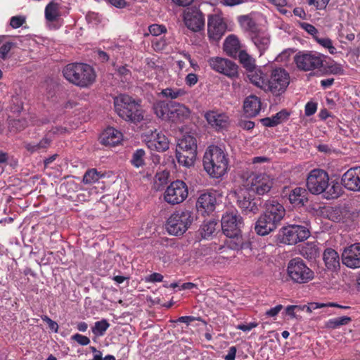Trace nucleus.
<instances>
[{"instance_id":"1","label":"nucleus","mask_w":360,"mask_h":360,"mask_svg":"<svg viewBox=\"0 0 360 360\" xmlns=\"http://www.w3.org/2000/svg\"><path fill=\"white\" fill-rule=\"evenodd\" d=\"M114 108L118 116L125 121L138 123L144 118L141 101L127 94L116 96L114 98Z\"/></svg>"},{"instance_id":"2","label":"nucleus","mask_w":360,"mask_h":360,"mask_svg":"<svg viewBox=\"0 0 360 360\" xmlns=\"http://www.w3.org/2000/svg\"><path fill=\"white\" fill-rule=\"evenodd\" d=\"M228 165L227 156L221 148L216 146L208 147L203 156V167L210 176H222L226 172Z\"/></svg>"},{"instance_id":"3","label":"nucleus","mask_w":360,"mask_h":360,"mask_svg":"<svg viewBox=\"0 0 360 360\" xmlns=\"http://www.w3.org/2000/svg\"><path fill=\"white\" fill-rule=\"evenodd\" d=\"M63 74L68 82L82 88L91 86L96 79L94 69L86 63H70L63 68Z\"/></svg>"},{"instance_id":"4","label":"nucleus","mask_w":360,"mask_h":360,"mask_svg":"<svg viewBox=\"0 0 360 360\" xmlns=\"http://www.w3.org/2000/svg\"><path fill=\"white\" fill-rule=\"evenodd\" d=\"M194 218L192 211L188 210H177L167 219L166 229L171 235L181 236L191 226Z\"/></svg>"},{"instance_id":"5","label":"nucleus","mask_w":360,"mask_h":360,"mask_svg":"<svg viewBox=\"0 0 360 360\" xmlns=\"http://www.w3.org/2000/svg\"><path fill=\"white\" fill-rule=\"evenodd\" d=\"M287 273L290 280L295 283H307L314 278V272L300 257L290 259L288 264Z\"/></svg>"},{"instance_id":"6","label":"nucleus","mask_w":360,"mask_h":360,"mask_svg":"<svg viewBox=\"0 0 360 360\" xmlns=\"http://www.w3.org/2000/svg\"><path fill=\"white\" fill-rule=\"evenodd\" d=\"M309 229L301 225H288L282 227L279 231L278 238L280 241L286 245H295L309 238Z\"/></svg>"},{"instance_id":"7","label":"nucleus","mask_w":360,"mask_h":360,"mask_svg":"<svg viewBox=\"0 0 360 360\" xmlns=\"http://www.w3.org/2000/svg\"><path fill=\"white\" fill-rule=\"evenodd\" d=\"M294 61L298 69L311 71L323 66L324 56L314 51H300L295 55Z\"/></svg>"},{"instance_id":"8","label":"nucleus","mask_w":360,"mask_h":360,"mask_svg":"<svg viewBox=\"0 0 360 360\" xmlns=\"http://www.w3.org/2000/svg\"><path fill=\"white\" fill-rule=\"evenodd\" d=\"M290 84V75L282 68H276L271 70L270 78L267 81L266 91L274 95L279 96L283 94Z\"/></svg>"},{"instance_id":"9","label":"nucleus","mask_w":360,"mask_h":360,"mask_svg":"<svg viewBox=\"0 0 360 360\" xmlns=\"http://www.w3.org/2000/svg\"><path fill=\"white\" fill-rule=\"evenodd\" d=\"M274 184L273 179L266 174H252L248 176L244 187L252 191L259 195H263L270 191Z\"/></svg>"},{"instance_id":"10","label":"nucleus","mask_w":360,"mask_h":360,"mask_svg":"<svg viewBox=\"0 0 360 360\" xmlns=\"http://www.w3.org/2000/svg\"><path fill=\"white\" fill-rule=\"evenodd\" d=\"M329 186V176L326 172L321 169L311 170L307 179V187L310 193L319 195Z\"/></svg>"},{"instance_id":"11","label":"nucleus","mask_w":360,"mask_h":360,"mask_svg":"<svg viewBox=\"0 0 360 360\" xmlns=\"http://www.w3.org/2000/svg\"><path fill=\"white\" fill-rule=\"evenodd\" d=\"M243 226V219L237 211L226 212L221 218L222 231L230 238L238 239Z\"/></svg>"},{"instance_id":"12","label":"nucleus","mask_w":360,"mask_h":360,"mask_svg":"<svg viewBox=\"0 0 360 360\" xmlns=\"http://www.w3.org/2000/svg\"><path fill=\"white\" fill-rule=\"evenodd\" d=\"M188 187L181 180L172 182L164 193L165 200L170 205H175L184 202L188 197Z\"/></svg>"},{"instance_id":"13","label":"nucleus","mask_w":360,"mask_h":360,"mask_svg":"<svg viewBox=\"0 0 360 360\" xmlns=\"http://www.w3.org/2000/svg\"><path fill=\"white\" fill-rule=\"evenodd\" d=\"M183 21L185 26L193 32H200L205 27L204 14L196 6L189 7L184 11Z\"/></svg>"},{"instance_id":"14","label":"nucleus","mask_w":360,"mask_h":360,"mask_svg":"<svg viewBox=\"0 0 360 360\" xmlns=\"http://www.w3.org/2000/svg\"><path fill=\"white\" fill-rule=\"evenodd\" d=\"M227 25L218 14L210 15L207 18V36L211 43H217L225 34Z\"/></svg>"},{"instance_id":"15","label":"nucleus","mask_w":360,"mask_h":360,"mask_svg":"<svg viewBox=\"0 0 360 360\" xmlns=\"http://www.w3.org/2000/svg\"><path fill=\"white\" fill-rule=\"evenodd\" d=\"M210 67L215 72L223 74L228 77H238V65L233 61L221 58L212 57L207 60Z\"/></svg>"},{"instance_id":"16","label":"nucleus","mask_w":360,"mask_h":360,"mask_svg":"<svg viewBox=\"0 0 360 360\" xmlns=\"http://www.w3.org/2000/svg\"><path fill=\"white\" fill-rule=\"evenodd\" d=\"M148 148L152 150L163 152L169 148V140L167 137L161 131L155 129L148 132L144 136Z\"/></svg>"},{"instance_id":"17","label":"nucleus","mask_w":360,"mask_h":360,"mask_svg":"<svg viewBox=\"0 0 360 360\" xmlns=\"http://www.w3.org/2000/svg\"><path fill=\"white\" fill-rule=\"evenodd\" d=\"M238 205L246 212L257 213L259 211L258 206L254 197L250 193L249 189L245 187L240 188L235 192Z\"/></svg>"},{"instance_id":"18","label":"nucleus","mask_w":360,"mask_h":360,"mask_svg":"<svg viewBox=\"0 0 360 360\" xmlns=\"http://www.w3.org/2000/svg\"><path fill=\"white\" fill-rule=\"evenodd\" d=\"M342 261L349 268H360V243L345 248L342 254Z\"/></svg>"},{"instance_id":"19","label":"nucleus","mask_w":360,"mask_h":360,"mask_svg":"<svg viewBox=\"0 0 360 360\" xmlns=\"http://www.w3.org/2000/svg\"><path fill=\"white\" fill-rule=\"evenodd\" d=\"M342 183L347 189L360 192V167L349 169L342 175Z\"/></svg>"},{"instance_id":"20","label":"nucleus","mask_w":360,"mask_h":360,"mask_svg":"<svg viewBox=\"0 0 360 360\" xmlns=\"http://www.w3.org/2000/svg\"><path fill=\"white\" fill-rule=\"evenodd\" d=\"M216 205V192H207L198 197L196 207L198 211L202 214H209L214 212Z\"/></svg>"},{"instance_id":"21","label":"nucleus","mask_w":360,"mask_h":360,"mask_svg":"<svg viewBox=\"0 0 360 360\" xmlns=\"http://www.w3.org/2000/svg\"><path fill=\"white\" fill-rule=\"evenodd\" d=\"M205 118L210 127L217 131L226 129L229 124V118L224 112L210 110L205 114Z\"/></svg>"},{"instance_id":"22","label":"nucleus","mask_w":360,"mask_h":360,"mask_svg":"<svg viewBox=\"0 0 360 360\" xmlns=\"http://www.w3.org/2000/svg\"><path fill=\"white\" fill-rule=\"evenodd\" d=\"M278 224L266 214H261L255 225V231L259 236H266L276 229Z\"/></svg>"},{"instance_id":"23","label":"nucleus","mask_w":360,"mask_h":360,"mask_svg":"<svg viewBox=\"0 0 360 360\" xmlns=\"http://www.w3.org/2000/svg\"><path fill=\"white\" fill-rule=\"evenodd\" d=\"M264 213L279 224L285 217V210L276 200L270 199L265 203Z\"/></svg>"},{"instance_id":"24","label":"nucleus","mask_w":360,"mask_h":360,"mask_svg":"<svg viewBox=\"0 0 360 360\" xmlns=\"http://www.w3.org/2000/svg\"><path fill=\"white\" fill-rule=\"evenodd\" d=\"M190 112V110L186 105L179 103L170 101V110L168 120L174 122L182 121L188 117Z\"/></svg>"},{"instance_id":"25","label":"nucleus","mask_w":360,"mask_h":360,"mask_svg":"<svg viewBox=\"0 0 360 360\" xmlns=\"http://www.w3.org/2000/svg\"><path fill=\"white\" fill-rule=\"evenodd\" d=\"M122 134L113 127L105 129L100 136V141L103 145L114 146L120 143Z\"/></svg>"},{"instance_id":"26","label":"nucleus","mask_w":360,"mask_h":360,"mask_svg":"<svg viewBox=\"0 0 360 360\" xmlns=\"http://www.w3.org/2000/svg\"><path fill=\"white\" fill-rule=\"evenodd\" d=\"M251 40L259 50L260 56L269 48L271 43L270 34L265 30H259L251 37Z\"/></svg>"},{"instance_id":"27","label":"nucleus","mask_w":360,"mask_h":360,"mask_svg":"<svg viewBox=\"0 0 360 360\" xmlns=\"http://www.w3.org/2000/svg\"><path fill=\"white\" fill-rule=\"evenodd\" d=\"M323 259L326 267L332 271L340 268V257L338 253L332 248H327L323 254Z\"/></svg>"},{"instance_id":"28","label":"nucleus","mask_w":360,"mask_h":360,"mask_svg":"<svg viewBox=\"0 0 360 360\" xmlns=\"http://www.w3.org/2000/svg\"><path fill=\"white\" fill-rule=\"evenodd\" d=\"M243 108L248 117L257 115L261 110L260 99L256 96H249L244 101Z\"/></svg>"},{"instance_id":"29","label":"nucleus","mask_w":360,"mask_h":360,"mask_svg":"<svg viewBox=\"0 0 360 360\" xmlns=\"http://www.w3.org/2000/svg\"><path fill=\"white\" fill-rule=\"evenodd\" d=\"M240 45L238 39L233 34L228 36L224 42V51L227 55L236 57L240 51Z\"/></svg>"},{"instance_id":"30","label":"nucleus","mask_w":360,"mask_h":360,"mask_svg":"<svg viewBox=\"0 0 360 360\" xmlns=\"http://www.w3.org/2000/svg\"><path fill=\"white\" fill-rule=\"evenodd\" d=\"M248 77L252 84L266 91L267 81L264 74L260 69L255 68L252 70L249 71Z\"/></svg>"},{"instance_id":"31","label":"nucleus","mask_w":360,"mask_h":360,"mask_svg":"<svg viewBox=\"0 0 360 360\" xmlns=\"http://www.w3.org/2000/svg\"><path fill=\"white\" fill-rule=\"evenodd\" d=\"M237 20L243 30L249 32L250 37L259 30L256 22L249 15H242L237 18Z\"/></svg>"},{"instance_id":"32","label":"nucleus","mask_w":360,"mask_h":360,"mask_svg":"<svg viewBox=\"0 0 360 360\" xmlns=\"http://www.w3.org/2000/svg\"><path fill=\"white\" fill-rule=\"evenodd\" d=\"M51 140L48 137L43 138L39 143L25 142V148L30 153L45 151L50 146Z\"/></svg>"},{"instance_id":"33","label":"nucleus","mask_w":360,"mask_h":360,"mask_svg":"<svg viewBox=\"0 0 360 360\" xmlns=\"http://www.w3.org/2000/svg\"><path fill=\"white\" fill-rule=\"evenodd\" d=\"M176 148L184 150L185 152H193V153L196 154L197 143L195 138L190 134L184 135L179 141Z\"/></svg>"},{"instance_id":"34","label":"nucleus","mask_w":360,"mask_h":360,"mask_svg":"<svg viewBox=\"0 0 360 360\" xmlns=\"http://www.w3.org/2000/svg\"><path fill=\"white\" fill-rule=\"evenodd\" d=\"M196 154L193 152H185L184 150L176 149V158L179 164L185 167H191L193 165Z\"/></svg>"},{"instance_id":"35","label":"nucleus","mask_w":360,"mask_h":360,"mask_svg":"<svg viewBox=\"0 0 360 360\" xmlns=\"http://www.w3.org/2000/svg\"><path fill=\"white\" fill-rule=\"evenodd\" d=\"M153 110L159 118L168 120L170 110V102L162 101H157L153 105Z\"/></svg>"},{"instance_id":"36","label":"nucleus","mask_w":360,"mask_h":360,"mask_svg":"<svg viewBox=\"0 0 360 360\" xmlns=\"http://www.w3.org/2000/svg\"><path fill=\"white\" fill-rule=\"evenodd\" d=\"M306 191L302 188L297 187L289 194V200L295 206L304 205L307 198Z\"/></svg>"},{"instance_id":"37","label":"nucleus","mask_w":360,"mask_h":360,"mask_svg":"<svg viewBox=\"0 0 360 360\" xmlns=\"http://www.w3.org/2000/svg\"><path fill=\"white\" fill-rule=\"evenodd\" d=\"M301 255L308 260L315 259L319 256V249L314 243L305 244L300 250Z\"/></svg>"},{"instance_id":"38","label":"nucleus","mask_w":360,"mask_h":360,"mask_svg":"<svg viewBox=\"0 0 360 360\" xmlns=\"http://www.w3.org/2000/svg\"><path fill=\"white\" fill-rule=\"evenodd\" d=\"M217 222L214 219L205 221L200 228V233L203 238H208L216 231Z\"/></svg>"},{"instance_id":"39","label":"nucleus","mask_w":360,"mask_h":360,"mask_svg":"<svg viewBox=\"0 0 360 360\" xmlns=\"http://www.w3.org/2000/svg\"><path fill=\"white\" fill-rule=\"evenodd\" d=\"M60 16L58 5L56 3L51 2L45 8V18L48 21L53 22L57 20Z\"/></svg>"},{"instance_id":"40","label":"nucleus","mask_w":360,"mask_h":360,"mask_svg":"<svg viewBox=\"0 0 360 360\" xmlns=\"http://www.w3.org/2000/svg\"><path fill=\"white\" fill-rule=\"evenodd\" d=\"M238 55L240 63L248 72L256 68L255 60L247 52L240 51Z\"/></svg>"},{"instance_id":"41","label":"nucleus","mask_w":360,"mask_h":360,"mask_svg":"<svg viewBox=\"0 0 360 360\" xmlns=\"http://www.w3.org/2000/svg\"><path fill=\"white\" fill-rule=\"evenodd\" d=\"M186 94V91L183 89L179 88H166L162 90L161 94L170 99H176L179 97L183 96Z\"/></svg>"},{"instance_id":"42","label":"nucleus","mask_w":360,"mask_h":360,"mask_svg":"<svg viewBox=\"0 0 360 360\" xmlns=\"http://www.w3.org/2000/svg\"><path fill=\"white\" fill-rule=\"evenodd\" d=\"M351 321V318L349 316H340L331 319L326 323V327L331 329L338 328L341 326L347 325Z\"/></svg>"},{"instance_id":"43","label":"nucleus","mask_w":360,"mask_h":360,"mask_svg":"<svg viewBox=\"0 0 360 360\" xmlns=\"http://www.w3.org/2000/svg\"><path fill=\"white\" fill-rule=\"evenodd\" d=\"M102 175L96 169H91L86 171L83 176V183L91 184L97 182Z\"/></svg>"},{"instance_id":"44","label":"nucleus","mask_w":360,"mask_h":360,"mask_svg":"<svg viewBox=\"0 0 360 360\" xmlns=\"http://www.w3.org/2000/svg\"><path fill=\"white\" fill-rule=\"evenodd\" d=\"M145 155L146 153L143 149H137L134 151L131 159V163L135 167H140L145 164Z\"/></svg>"},{"instance_id":"45","label":"nucleus","mask_w":360,"mask_h":360,"mask_svg":"<svg viewBox=\"0 0 360 360\" xmlns=\"http://www.w3.org/2000/svg\"><path fill=\"white\" fill-rule=\"evenodd\" d=\"M110 324L105 319H102L101 321H96L94 323V326L92 328V332L94 335L97 336H102L104 335L105 331L109 328Z\"/></svg>"},{"instance_id":"46","label":"nucleus","mask_w":360,"mask_h":360,"mask_svg":"<svg viewBox=\"0 0 360 360\" xmlns=\"http://www.w3.org/2000/svg\"><path fill=\"white\" fill-rule=\"evenodd\" d=\"M341 188L338 183L331 182L329 184V186L327 188L325 193L326 198L328 199H334L339 196Z\"/></svg>"},{"instance_id":"47","label":"nucleus","mask_w":360,"mask_h":360,"mask_svg":"<svg viewBox=\"0 0 360 360\" xmlns=\"http://www.w3.org/2000/svg\"><path fill=\"white\" fill-rule=\"evenodd\" d=\"M319 45L325 49H327L330 54L336 53V48L333 45V41L328 37L320 38L316 37L315 40Z\"/></svg>"},{"instance_id":"48","label":"nucleus","mask_w":360,"mask_h":360,"mask_svg":"<svg viewBox=\"0 0 360 360\" xmlns=\"http://www.w3.org/2000/svg\"><path fill=\"white\" fill-rule=\"evenodd\" d=\"M116 72L122 80L129 81L131 77V70L127 65L117 66Z\"/></svg>"},{"instance_id":"49","label":"nucleus","mask_w":360,"mask_h":360,"mask_svg":"<svg viewBox=\"0 0 360 360\" xmlns=\"http://www.w3.org/2000/svg\"><path fill=\"white\" fill-rule=\"evenodd\" d=\"M302 310V308L297 305L288 306L285 309V314L290 316L291 319H298L297 312Z\"/></svg>"},{"instance_id":"50","label":"nucleus","mask_w":360,"mask_h":360,"mask_svg":"<svg viewBox=\"0 0 360 360\" xmlns=\"http://www.w3.org/2000/svg\"><path fill=\"white\" fill-rule=\"evenodd\" d=\"M338 307L342 309H347L348 307L342 306L340 304H338L334 302H327V303H311V307H307V310H310L311 308L313 309H316L318 308H322V307Z\"/></svg>"},{"instance_id":"51","label":"nucleus","mask_w":360,"mask_h":360,"mask_svg":"<svg viewBox=\"0 0 360 360\" xmlns=\"http://www.w3.org/2000/svg\"><path fill=\"white\" fill-rule=\"evenodd\" d=\"M301 27L305 30L307 33L311 34L314 40H316V37H318V30L312 25L307 22H302L300 24Z\"/></svg>"},{"instance_id":"52","label":"nucleus","mask_w":360,"mask_h":360,"mask_svg":"<svg viewBox=\"0 0 360 360\" xmlns=\"http://www.w3.org/2000/svg\"><path fill=\"white\" fill-rule=\"evenodd\" d=\"M14 46L12 42H6L0 47V58L5 60L7 58L8 53Z\"/></svg>"},{"instance_id":"53","label":"nucleus","mask_w":360,"mask_h":360,"mask_svg":"<svg viewBox=\"0 0 360 360\" xmlns=\"http://www.w3.org/2000/svg\"><path fill=\"white\" fill-rule=\"evenodd\" d=\"M310 6H314L317 10L325 9L330 0H307Z\"/></svg>"},{"instance_id":"54","label":"nucleus","mask_w":360,"mask_h":360,"mask_svg":"<svg viewBox=\"0 0 360 360\" xmlns=\"http://www.w3.org/2000/svg\"><path fill=\"white\" fill-rule=\"evenodd\" d=\"M251 1L252 0H221L220 4L224 6L233 7Z\"/></svg>"},{"instance_id":"55","label":"nucleus","mask_w":360,"mask_h":360,"mask_svg":"<svg viewBox=\"0 0 360 360\" xmlns=\"http://www.w3.org/2000/svg\"><path fill=\"white\" fill-rule=\"evenodd\" d=\"M25 22V18L21 15L13 16L10 20V25L14 28L17 29L21 27Z\"/></svg>"},{"instance_id":"56","label":"nucleus","mask_w":360,"mask_h":360,"mask_svg":"<svg viewBox=\"0 0 360 360\" xmlns=\"http://www.w3.org/2000/svg\"><path fill=\"white\" fill-rule=\"evenodd\" d=\"M148 30L150 33L153 36H158L161 34L162 33H164L166 32V28L165 26L154 24L150 25L148 27Z\"/></svg>"},{"instance_id":"57","label":"nucleus","mask_w":360,"mask_h":360,"mask_svg":"<svg viewBox=\"0 0 360 360\" xmlns=\"http://www.w3.org/2000/svg\"><path fill=\"white\" fill-rule=\"evenodd\" d=\"M277 117L275 115L271 117H266L261 120L262 124L265 127H272L280 124L279 120L276 118Z\"/></svg>"},{"instance_id":"58","label":"nucleus","mask_w":360,"mask_h":360,"mask_svg":"<svg viewBox=\"0 0 360 360\" xmlns=\"http://www.w3.org/2000/svg\"><path fill=\"white\" fill-rule=\"evenodd\" d=\"M72 339L75 340L77 343L81 345H87L90 342V340L88 337L77 333L72 336Z\"/></svg>"},{"instance_id":"59","label":"nucleus","mask_w":360,"mask_h":360,"mask_svg":"<svg viewBox=\"0 0 360 360\" xmlns=\"http://www.w3.org/2000/svg\"><path fill=\"white\" fill-rule=\"evenodd\" d=\"M166 45H167L166 41L162 38H160V39L156 38V39L152 40V46L155 50H157V51L163 50L165 49V47L166 46Z\"/></svg>"},{"instance_id":"60","label":"nucleus","mask_w":360,"mask_h":360,"mask_svg":"<svg viewBox=\"0 0 360 360\" xmlns=\"http://www.w3.org/2000/svg\"><path fill=\"white\" fill-rule=\"evenodd\" d=\"M317 110V104L314 102H308L305 105L304 113L307 116H311L314 115Z\"/></svg>"},{"instance_id":"61","label":"nucleus","mask_w":360,"mask_h":360,"mask_svg":"<svg viewBox=\"0 0 360 360\" xmlns=\"http://www.w3.org/2000/svg\"><path fill=\"white\" fill-rule=\"evenodd\" d=\"M258 326V323L256 322H250L247 324H238L236 326V329L241 330L244 332L250 331L252 329L256 328Z\"/></svg>"},{"instance_id":"62","label":"nucleus","mask_w":360,"mask_h":360,"mask_svg":"<svg viewBox=\"0 0 360 360\" xmlns=\"http://www.w3.org/2000/svg\"><path fill=\"white\" fill-rule=\"evenodd\" d=\"M198 81V76L194 73L188 74L185 78V82L189 86H194L197 84Z\"/></svg>"},{"instance_id":"63","label":"nucleus","mask_w":360,"mask_h":360,"mask_svg":"<svg viewBox=\"0 0 360 360\" xmlns=\"http://www.w3.org/2000/svg\"><path fill=\"white\" fill-rule=\"evenodd\" d=\"M283 309V306L281 304H278L276 307L271 308L265 312V315L269 317H275Z\"/></svg>"},{"instance_id":"64","label":"nucleus","mask_w":360,"mask_h":360,"mask_svg":"<svg viewBox=\"0 0 360 360\" xmlns=\"http://www.w3.org/2000/svg\"><path fill=\"white\" fill-rule=\"evenodd\" d=\"M163 279V276L159 273H153L146 278V282L155 283L161 282Z\"/></svg>"}]
</instances>
